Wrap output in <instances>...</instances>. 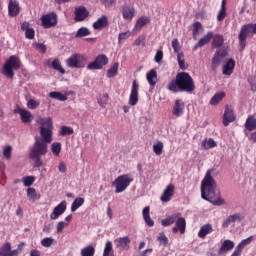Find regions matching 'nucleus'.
<instances>
[{
  "instance_id": "nucleus-1",
  "label": "nucleus",
  "mask_w": 256,
  "mask_h": 256,
  "mask_svg": "<svg viewBox=\"0 0 256 256\" xmlns=\"http://www.w3.org/2000/svg\"><path fill=\"white\" fill-rule=\"evenodd\" d=\"M211 173H213V169L208 170L201 181V197L204 201L221 207V205H225V200L221 198V191L217 189V181L211 176Z\"/></svg>"
},
{
  "instance_id": "nucleus-2",
  "label": "nucleus",
  "mask_w": 256,
  "mask_h": 256,
  "mask_svg": "<svg viewBox=\"0 0 256 256\" xmlns=\"http://www.w3.org/2000/svg\"><path fill=\"white\" fill-rule=\"evenodd\" d=\"M168 91L172 93H193L195 91V81L187 72H179L175 79L167 85Z\"/></svg>"
},
{
  "instance_id": "nucleus-3",
  "label": "nucleus",
  "mask_w": 256,
  "mask_h": 256,
  "mask_svg": "<svg viewBox=\"0 0 256 256\" xmlns=\"http://www.w3.org/2000/svg\"><path fill=\"white\" fill-rule=\"evenodd\" d=\"M33 145L29 149V159L34 161V167H43V159L49 151V144L43 142L41 137L36 136Z\"/></svg>"
},
{
  "instance_id": "nucleus-4",
  "label": "nucleus",
  "mask_w": 256,
  "mask_h": 256,
  "mask_svg": "<svg viewBox=\"0 0 256 256\" xmlns=\"http://www.w3.org/2000/svg\"><path fill=\"white\" fill-rule=\"evenodd\" d=\"M36 123L40 125V141L49 145L53 141V120L51 117H38Z\"/></svg>"
},
{
  "instance_id": "nucleus-5",
  "label": "nucleus",
  "mask_w": 256,
  "mask_h": 256,
  "mask_svg": "<svg viewBox=\"0 0 256 256\" xmlns=\"http://www.w3.org/2000/svg\"><path fill=\"white\" fill-rule=\"evenodd\" d=\"M19 69H21V59L16 55H12L5 62L2 73L9 79H13L15 76L13 71H19Z\"/></svg>"
},
{
  "instance_id": "nucleus-6",
  "label": "nucleus",
  "mask_w": 256,
  "mask_h": 256,
  "mask_svg": "<svg viewBox=\"0 0 256 256\" xmlns=\"http://www.w3.org/2000/svg\"><path fill=\"white\" fill-rule=\"evenodd\" d=\"M256 35V24L250 23L243 25L238 34L240 51H245V47H247V37H253Z\"/></svg>"
},
{
  "instance_id": "nucleus-7",
  "label": "nucleus",
  "mask_w": 256,
  "mask_h": 256,
  "mask_svg": "<svg viewBox=\"0 0 256 256\" xmlns=\"http://www.w3.org/2000/svg\"><path fill=\"white\" fill-rule=\"evenodd\" d=\"M134 179L131 174H123L118 176L113 182L112 185L116 187L115 193H123L133 183Z\"/></svg>"
},
{
  "instance_id": "nucleus-8",
  "label": "nucleus",
  "mask_w": 256,
  "mask_h": 256,
  "mask_svg": "<svg viewBox=\"0 0 256 256\" xmlns=\"http://www.w3.org/2000/svg\"><path fill=\"white\" fill-rule=\"evenodd\" d=\"M86 63L87 57L79 53L72 54L66 60V66L69 67V69H84Z\"/></svg>"
},
{
  "instance_id": "nucleus-9",
  "label": "nucleus",
  "mask_w": 256,
  "mask_h": 256,
  "mask_svg": "<svg viewBox=\"0 0 256 256\" xmlns=\"http://www.w3.org/2000/svg\"><path fill=\"white\" fill-rule=\"evenodd\" d=\"M108 63L109 58H107V55L99 54L93 62H90L87 65V69H89L90 71L103 69V67H105V65H107Z\"/></svg>"
},
{
  "instance_id": "nucleus-10",
  "label": "nucleus",
  "mask_w": 256,
  "mask_h": 256,
  "mask_svg": "<svg viewBox=\"0 0 256 256\" xmlns=\"http://www.w3.org/2000/svg\"><path fill=\"white\" fill-rule=\"evenodd\" d=\"M40 21L43 29H51V27H55L57 25V14L55 12H50L42 15Z\"/></svg>"
},
{
  "instance_id": "nucleus-11",
  "label": "nucleus",
  "mask_w": 256,
  "mask_h": 256,
  "mask_svg": "<svg viewBox=\"0 0 256 256\" xmlns=\"http://www.w3.org/2000/svg\"><path fill=\"white\" fill-rule=\"evenodd\" d=\"M139 103V83L134 80L132 83L131 93L129 96V105L135 107Z\"/></svg>"
},
{
  "instance_id": "nucleus-12",
  "label": "nucleus",
  "mask_w": 256,
  "mask_h": 256,
  "mask_svg": "<svg viewBox=\"0 0 256 256\" xmlns=\"http://www.w3.org/2000/svg\"><path fill=\"white\" fill-rule=\"evenodd\" d=\"M20 250H21V245L18 246V249L11 250L10 242H5L0 247V256H19Z\"/></svg>"
},
{
  "instance_id": "nucleus-13",
  "label": "nucleus",
  "mask_w": 256,
  "mask_h": 256,
  "mask_svg": "<svg viewBox=\"0 0 256 256\" xmlns=\"http://www.w3.org/2000/svg\"><path fill=\"white\" fill-rule=\"evenodd\" d=\"M225 57H227V51L221 50V49L216 51V53L214 54V57L212 58V65H211L212 71H215V69L219 67V65L221 64L223 59H225Z\"/></svg>"
},
{
  "instance_id": "nucleus-14",
  "label": "nucleus",
  "mask_w": 256,
  "mask_h": 256,
  "mask_svg": "<svg viewBox=\"0 0 256 256\" xmlns=\"http://www.w3.org/2000/svg\"><path fill=\"white\" fill-rule=\"evenodd\" d=\"M173 195H175V185L168 184L167 187L164 189L160 200L163 203H169V201L172 199Z\"/></svg>"
},
{
  "instance_id": "nucleus-15",
  "label": "nucleus",
  "mask_w": 256,
  "mask_h": 256,
  "mask_svg": "<svg viewBox=\"0 0 256 256\" xmlns=\"http://www.w3.org/2000/svg\"><path fill=\"white\" fill-rule=\"evenodd\" d=\"M65 211H67V201L64 200L54 208L53 212L50 214V219H59L60 215H63Z\"/></svg>"
},
{
  "instance_id": "nucleus-16",
  "label": "nucleus",
  "mask_w": 256,
  "mask_h": 256,
  "mask_svg": "<svg viewBox=\"0 0 256 256\" xmlns=\"http://www.w3.org/2000/svg\"><path fill=\"white\" fill-rule=\"evenodd\" d=\"M242 219H245V216L241 213H235L230 216H228L222 223V227L224 229H227L229 225H233V223L241 222Z\"/></svg>"
},
{
  "instance_id": "nucleus-17",
  "label": "nucleus",
  "mask_w": 256,
  "mask_h": 256,
  "mask_svg": "<svg viewBox=\"0 0 256 256\" xmlns=\"http://www.w3.org/2000/svg\"><path fill=\"white\" fill-rule=\"evenodd\" d=\"M92 27L95 31H103V29L109 27V18L107 15H102L92 24Z\"/></svg>"
},
{
  "instance_id": "nucleus-18",
  "label": "nucleus",
  "mask_w": 256,
  "mask_h": 256,
  "mask_svg": "<svg viewBox=\"0 0 256 256\" xmlns=\"http://www.w3.org/2000/svg\"><path fill=\"white\" fill-rule=\"evenodd\" d=\"M121 13L125 21H133V18L135 17V8L125 4L121 7Z\"/></svg>"
},
{
  "instance_id": "nucleus-19",
  "label": "nucleus",
  "mask_w": 256,
  "mask_h": 256,
  "mask_svg": "<svg viewBox=\"0 0 256 256\" xmlns=\"http://www.w3.org/2000/svg\"><path fill=\"white\" fill-rule=\"evenodd\" d=\"M184 111H185V102H183V100L181 99H176L173 106L172 115H174V117H181Z\"/></svg>"
},
{
  "instance_id": "nucleus-20",
  "label": "nucleus",
  "mask_w": 256,
  "mask_h": 256,
  "mask_svg": "<svg viewBox=\"0 0 256 256\" xmlns=\"http://www.w3.org/2000/svg\"><path fill=\"white\" fill-rule=\"evenodd\" d=\"M235 113L233 112V109L229 108V106H226L224 115H223V125L224 127H229V123H233L235 121Z\"/></svg>"
},
{
  "instance_id": "nucleus-21",
  "label": "nucleus",
  "mask_w": 256,
  "mask_h": 256,
  "mask_svg": "<svg viewBox=\"0 0 256 256\" xmlns=\"http://www.w3.org/2000/svg\"><path fill=\"white\" fill-rule=\"evenodd\" d=\"M175 223H176V227H174L172 229V232L173 233H179L180 232L181 235H183V233H185V229H187V221H185V218L178 216Z\"/></svg>"
},
{
  "instance_id": "nucleus-22",
  "label": "nucleus",
  "mask_w": 256,
  "mask_h": 256,
  "mask_svg": "<svg viewBox=\"0 0 256 256\" xmlns=\"http://www.w3.org/2000/svg\"><path fill=\"white\" fill-rule=\"evenodd\" d=\"M75 21L81 22L85 21L87 17H89V11H87V8L81 6L78 8H75Z\"/></svg>"
},
{
  "instance_id": "nucleus-23",
  "label": "nucleus",
  "mask_w": 256,
  "mask_h": 256,
  "mask_svg": "<svg viewBox=\"0 0 256 256\" xmlns=\"http://www.w3.org/2000/svg\"><path fill=\"white\" fill-rule=\"evenodd\" d=\"M15 113L20 115L22 123H31V121H33V114L28 110L18 108L15 110Z\"/></svg>"
},
{
  "instance_id": "nucleus-24",
  "label": "nucleus",
  "mask_w": 256,
  "mask_h": 256,
  "mask_svg": "<svg viewBox=\"0 0 256 256\" xmlns=\"http://www.w3.org/2000/svg\"><path fill=\"white\" fill-rule=\"evenodd\" d=\"M211 39H213V32L210 31L198 41V43L193 47V51H197V49L205 47V45H208V43L211 42Z\"/></svg>"
},
{
  "instance_id": "nucleus-25",
  "label": "nucleus",
  "mask_w": 256,
  "mask_h": 256,
  "mask_svg": "<svg viewBox=\"0 0 256 256\" xmlns=\"http://www.w3.org/2000/svg\"><path fill=\"white\" fill-rule=\"evenodd\" d=\"M19 11H21L19 8V2H17V0H10L8 5V13L10 17H17V15H19Z\"/></svg>"
},
{
  "instance_id": "nucleus-26",
  "label": "nucleus",
  "mask_w": 256,
  "mask_h": 256,
  "mask_svg": "<svg viewBox=\"0 0 256 256\" xmlns=\"http://www.w3.org/2000/svg\"><path fill=\"white\" fill-rule=\"evenodd\" d=\"M235 69V60L230 58L227 60L226 64L222 67L223 75H233V71Z\"/></svg>"
},
{
  "instance_id": "nucleus-27",
  "label": "nucleus",
  "mask_w": 256,
  "mask_h": 256,
  "mask_svg": "<svg viewBox=\"0 0 256 256\" xmlns=\"http://www.w3.org/2000/svg\"><path fill=\"white\" fill-rule=\"evenodd\" d=\"M116 244L117 249H125L126 247H129L131 245V239L129 236L126 237H120L114 241Z\"/></svg>"
},
{
  "instance_id": "nucleus-28",
  "label": "nucleus",
  "mask_w": 256,
  "mask_h": 256,
  "mask_svg": "<svg viewBox=\"0 0 256 256\" xmlns=\"http://www.w3.org/2000/svg\"><path fill=\"white\" fill-rule=\"evenodd\" d=\"M211 233H213V225L205 224L200 228L198 232V237H200V239H205L207 235Z\"/></svg>"
},
{
  "instance_id": "nucleus-29",
  "label": "nucleus",
  "mask_w": 256,
  "mask_h": 256,
  "mask_svg": "<svg viewBox=\"0 0 256 256\" xmlns=\"http://www.w3.org/2000/svg\"><path fill=\"white\" fill-rule=\"evenodd\" d=\"M235 247V242L231 240H225L220 249L218 250L219 255H223V253H227V251H231Z\"/></svg>"
},
{
  "instance_id": "nucleus-30",
  "label": "nucleus",
  "mask_w": 256,
  "mask_h": 256,
  "mask_svg": "<svg viewBox=\"0 0 256 256\" xmlns=\"http://www.w3.org/2000/svg\"><path fill=\"white\" fill-rule=\"evenodd\" d=\"M149 213H150V208L149 206H146L142 211L143 219L146 225H148V227H153L155 225V221L151 219V215Z\"/></svg>"
},
{
  "instance_id": "nucleus-31",
  "label": "nucleus",
  "mask_w": 256,
  "mask_h": 256,
  "mask_svg": "<svg viewBox=\"0 0 256 256\" xmlns=\"http://www.w3.org/2000/svg\"><path fill=\"white\" fill-rule=\"evenodd\" d=\"M179 217H181V213L173 214L163 219L161 224L163 227H169V225H173V223H175Z\"/></svg>"
},
{
  "instance_id": "nucleus-32",
  "label": "nucleus",
  "mask_w": 256,
  "mask_h": 256,
  "mask_svg": "<svg viewBox=\"0 0 256 256\" xmlns=\"http://www.w3.org/2000/svg\"><path fill=\"white\" fill-rule=\"evenodd\" d=\"M146 79L151 87H155L157 85V71L155 69L150 70L146 74Z\"/></svg>"
},
{
  "instance_id": "nucleus-33",
  "label": "nucleus",
  "mask_w": 256,
  "mask_h": 256,
  "mask_svg": "<svg viewBox=\"0 0 256 256\" xmlns=\"http://www.w3.org/2000/svg\"><path fill=\"white\" fill-rule=\"evenodd\" d=\"M212 49H219V47H222L224 43V38L223 35L221 34H216L212 37Z\"/></svg>"
},
{
  "instance_id": "nucleus-34",
  "label": "nucleus",
  "mask_w": 256,
  "mask_h": 256,
  "mask_svg": "<svg viewBox=\"0 0 256 256\" xmlns=\"http://www.w3.org/2000/svg\"><path fill=\"white\" fill-rule=\"evenodd\" d=\"M151 20L147 17H140L137 21L136 24L134 26V31H141V29H143V27H145V25H148V23H150Z\"/></svg>"
},
{
  "instance_id": "nucleus-35",
  "label": "nucleus",
  "mask_w": 256,
  "mask_h": 256,
  "mask_svg": "<svg viewBox=\"0 0 256 256\" xmlns=\"http://www.w3.org/2000/svg\"><path fill=\"white\" fill-rule=\"evenodd\" d=\"M51 67L52 69H54V71H58V73H60L61 75H65L66 73L65 68H63V66L61 65V61L59 60V58H56L52 61Z\"/></svg>"
},
{
  "instance_id": "nucleus-36",
  "label": "nucleus",
  "mask_w": 256,
  "mask_h": 256,
  "mask_svg": "<svg viewBox=\"0 0 256 256\" xmlns=\"http://www.w3.org/2000/svg\"><path fill=\"white\" fill-rule=\"evenodd\" d=\"M245 129H247V131H255L256 129L255 116H248L245 122Z\"/></svg>"
},
{
  "instance_id": "nucleus-37",
  "label": "nucleus",
  "mask_w": 256,
  "mask_h": 256,
  "mask_svg": "<svg viewBox=\"0 0 256 256\" xmlns=\"http://www.w3.org/2000/svg\"><path fill=\"white\" fill-rule=\"evenodd\" d=\"M225 92H217L210 100V105H219L225 99Z\"/></svg>"
},
{
  "instance_id": "nucleus-38",
  "label": "nucleus",
  "mask_w": 256,
  "mask_h": 256,
  "mask_svg": "<svg viewBox=\"0 0 256 256\" xmlns=\"http://www.w3.org/2000/svg\"><path fill=\"white\" fill-rule=\"evenodd\" d=\"M202 147L206 150L213 149L217 147V142L213 138L205 139L202 142Z\"/></svg>"
},
{
  "instance_id": "nucleus-39",
  "label": "nucleus",
  "mask_w": 256,
  "mask_h": 256,
  "mask_svg": "<svg viewBox=\"0 0 256 256\" xmlns=\"http://www.w3.org/2000/svg\"><path fill=\"white\" fill-rule=\"evenodd\" d=\"M84 203H85L84 198H81V197L76 198L71 205L72 213H75V211H77V209H79V207L83 206Z\"/></svg>"
},
{
  "instance_id": "nucleus-40",
  "label": "nucleus",
  "mask_w": 256,
  "mask_h": 256,
  "mask_svg": "<svg viewBox=\"0 0 256 256\" xmlns=\"http://www.w3.org/2000/svg\"><path fill=\"white\" fill-rule=\"evenodd\" d=\"M118 71H119V62H115L114 65L108 69L107 77L111 79L117 76Z\"/></svg>"
},
{
  "instance_id": "nucleus-41",
  "label": "nucleus",
  "mask_w": 256,
  "mask_h": 256,
  "mask_svg": "<svg viewBox=\"0 0 256 256\" xmlns=\"http://www.w3.org/2000/svg\"><path fill=\"white\" fill-rule=\"evenodd\" d=\"M109 101V94L108 93H104V94H100L98 97V104L100 105V107H102V109H105V107H107V102Z\"/></svg>"
},
{
  "instance_id": "nucleus-42",
  "label": "nucleus",
  "mask_w": 256,
  "mask_h": 256,
  "mask_svg": "<svg viewBox=\"0 0 256 256\" xmlns=\"http://www.w3.org/2000/svg\"><path fill=\"white\" fill-rule=\"evenodd\" d=\"M73 133H75V130L69 126H62L59 131V135L61 137H66V135H73Z\"/></svg>"
},
{
  "instance_id": "nucleus-43",
  "label": "nucleus",
  "mask_w": 256,
  "mask_h": 256,
  "mask_svg": "<svg viewBox=\"0 0 256 256\" xmlns=\"http://www.w3.org/2000/svg\"><path fill=\"white\" fill-rule=\"evenodd\" d=\"M103 256H115L113 255V242L111 241L106 242Z\"/></svg>"
},
{
  "instance_id": "nucleus-44",
  "label": "nucleus",
  "mask_w": 256,
  "mask_h": 256,
  "mask_svg": "<svg viewBox=\"0 0 256 256\" xmlns=\"http://www.w3.org/2000/svg\"><path fill=\"white\" fill-rule=\"evenodd\" d=\"M49 97H51V99H57L58 101H67V96L61 92H50Z\"/></svg>"
},
{
  "instance_id": "nucleus-45",
  "label": "nucleus",
  "mask_w": 256,
  "mask_h": 256,
  "mask_svg": "<svg viewBox=\"0 0 256 256\" xmlns=\"http://www.w3.org/2000/svg\"><path fill=\"white\" fill-rule=\"evenodd\" d=\"M95 255V247L92 245L87 246L81 250V256H94Z\"/></svg>"
},
{
  "instance_id": "nucleus-46",
  "label": "nucleus",
  "mask_w": 256,
  "mask_h": 256,
  "mask_svg": "<svg viewBox=\"0 0 256 256\" xmlns=\"http://www.w3.org/2000/svg\"><path fill=\"white\" fill-rule=\"evenodd\" d=\"M203 29V25L201 22H195L193 24V29H192V34H193V39L197 40V36L199 35V31Z\"/></svg>"
},
{
  "instance_id": "nucleus-47",
  "label": "nucleus",
  "mask_w": 256,
  "mask_h": 256,
  "mask_svg": "<svg viewBox=\"0 0 256 256\" xmlns=\"http://www.w3.org/2000/svg\"><path fill=\"white\" fill-rule=\"evenodd\" d=\"M27 197L30 201H37V199H39V196L37 195V190H35V188L29 187L27 189Z\"/></svg>"
},
{
  "instance_id": "nucleus-48",
  "label": "nucleus",
  "mask_w": 256,
  "mask_h": 256,
  "mask_svg": "<svg viewBox=\"0 0 256 256\" xmlns=\"http://www.w3.org/2000/svg\"><path fill=\"white\" fill-rule=\"evenodd\" d=\"M253 239H255L254 236H250L244 240H242L237 247H239L242 251L243 249H245V247H247V245H251V243L253 242Z\"/></svg>"
},
{
  "instance_id": "nucleus-49",
  "label": "nucleus",
  "mask_w": 256,
  "mask_h": 256,
  "mask_svg": "<svg viewBox=\"0 0 256 256\" xmlns=\"http://www.w3.org/2000/svg\"><path fill=\"white\" fill-rule=\"evenodd\" d=\"M35 176H26L22 178V183L24 187H31L35 183Z\"/></svg>"
},
{
  "instance_id": "nucleus-50",
  "label": "nucleus",
  "mask_w": 256,
  "mask_h": 256,
  "mask_svg": "<svg viewBox=\"0 0 256 256\" xmlns=\"http://www.w3.org/2000/svg\"><path fill=\"white\" fill-rule=\"evenodd\" d=\"M51 151H52L53 155H55L56 157H59V155L61 153V143L54 142L51 145Z\"/></svg>"
},
{
  "instance_id": "nucleus-51",
  "label": "nucleus",
  "mask_w": 256,
  "mask_h": 256,
  "mask_svg": "<svg viewBox=\"0 0 256 256\" xmlns=\"http://www.w3.org/2000/svg\"><path fill=\"white\" fill-rule=\"evenodd\" d=\"M87 35H91V31H89V29H87L86 27H82L78 29L76 33V38L79 39L81 37H87Z\"/></svg>"
},
{
  "instance_id": "nucleus-52",
  "label": "nucleus",
  "mask_w": 256,
  "mask_h": 256,
  "mask_svg": "<svg viewBox=\"0 0 256 256\" xmlns=\"http://www.w3.org/2000/svg\"><path fill=\"white\" fill-rule=\"evenodd\" d=\"M157 241H159L160 245H164V247H166V245H169V238H167V236H165V233L163 232L159 233Z\"/></svg>"
},
{
  "instance_id": "nucleus-53",
  "label": "nucleus",
  "mask_w": 256,
  "mask_h": 256,
  "mask_svg": "<svg viewBox=\"0 0 256 256\" xmlns=\"http://www.w3.org/2000/svg\"><path fill=\"white\" fill-rule=\"evenodd\" d=\"M153 151L155 155H161V153H163V142L158 141L157 144H154Z\"/></svg>"
},
{
  "instance_id": "nucleus-54",
  "label": "nucleus",
  "mask_w": 256,
  "mask_h": 256,
  "mask_svg": "<svg viewBox=\"0 0 256 256\" xmlns=\"http://www.w3.org/2000/svg\"><path fill=\"white\" fill-rule=\"evenodd\" d=\"M33 47L36 49V51H39V53H47V46H45L43 43H34Z\"/></svg>"
},
{
  "instance_id": "nucleus-55",
  "label": "nucleus",
  "mask_w": 256,
  "mask_h": 256,
  "mask_svg": "<svg viewBox=\"0 0 256 256\" xmlns=\"http://www.w3.org/2000/svg\"><path fill=\"white\" fill-rule=\"evenodd\" d=\"M13 151V148L11 146H6L3 150V157L5 159H11V153Z\"/></svg>"
},
{
  "instance_id": "nucleus-56",
  "label": "nucleus",
  "mask_w": 256,
  "mask_h": 256,
  "mask_svg": "<svg viewBox=\"0 0 256 256\" xmlns=\"http://www.w3.org/2000/svg\"><path fill=\"white\" fill-rule=\"evenodd\" d=\"M225 17H227V10L220 8V10L217 14V21H219V22L224 21Z\"/></svg>"
},
{
  "instance_id": "nucleus-57",
  "label": "nucleus",
  "mask_w": 256,
  "mask_h": 256,
  "mask_svg": "<svg viewBox=\"0 0 256 256\" xmlns=\"http://www.w3.org/2000/svg\"><path fill=\"white\" fill-rule=\"evenodd\" d=\"M131 37V32H122L118 35V42L121 43V41H125L126 39H129Z\"/></svg>"
},
{
  "instance_id": "nucleus-58",
  "label": "nucleus",
  "mask_w": 256,
  "mask_h": 256,
  "mask_svg": "<svg viewBox=\"0 0 256 256\" xmlns=\"http://www.w3.org/2000/svg\"><path fill=\"white\" fill-rule=\"evenodd\" d=\"M102 5H104V7H113L114 5H117V0H100Z\"/></svg>"
},
{
  "instance_id": "nucleus-59",
  "label": "nucleus",
  "mask_w": 256,
  "mask_h": 256,
  "mask_svg": "<svg viewBox=\"0 0 256 256\" xmlns=\"http://www.w3.org/2000/svg\"><path fill=\"white\" fill-rule=\"evenodd\" d=\"M53 238H44L41 241L42 247H51L53 245Z\"/></svg>"
},
{
  "instance_id": "nucleus-60",
  "label": "nucleus",
  "mask_w": 256,
  "mask_h": 256,
  "mask_svg": "<svg viewBox=\"0 0 256 256\" xmlns=\"http://www.w3.org/2000/svg\"><path fill=\"white\" fill-rule=\"evenodd\" d=\"M25 37L26 39H35V30L33 28H29L25 31Z\"/></svg>"
},
{
  "instance_id": "nucleus-61",
  "label": "nucleus",
  "mask_w": 256,
  "mask_h": 256,
  "mask_svg": "<svg viewBox=\"0 0 256 256\" xmlns=\"http://www.w3.org/2000/svg\"><path fill=\"white\" fill-rule=\"evenodd\" d=\"M172 48L174 49V53H179V51L181 50V46L179 45L178 39L172 40Z\"/></svg>"
},
{
  "instance_id": "nucleus-62",
  "label": "nucleus",
  "mask_w": 256,
  "mask_h": 256,
  "mask_svg": "<svg viewBox=\"0 0 256 256\" xmlns=\"http://www.w3.org/2000/svg\"><path fill=\"white\" fill-rule=\"evenodd\" d=\"M39 106V102L33 100V99H30L27 103V107L28 109H37Z\"/></svg>"
},
{
  "instance_id": "nucleus-63",
  "label": "nucleus",
  "mask_w": 256,
  "mask_h": 256,
  "mask_svg": "<svg viewBox=\"0 0 256 256\" xmlns=\"http://www.w3.org/2000/svg\"><path fill=\"white\" fill-rule=\"evenodd\" d=\"M248 83L251 87V91H256V78L255 77L248 78Z\"/></svg>"
},
{
  "instance_id": "nucleus-64",
  "label": "nucleus",
  "mask_w": 256,
  "mask_h": 256,
  "mask_svg": "<svg viewBox=\"0 0 256 256\" xmlns=\"http://www.w3.org/2000/svg\"><path fill=\"white\" fill-rule=\"evenodd\" d=\"M154 59H155L156 63H161V61H163V51L158 50L156 52V55H155Z\"/></svg>"
}]
</instances>
